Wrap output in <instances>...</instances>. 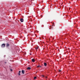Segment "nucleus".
Returning a JSON list of instances; mask_svg holds the SVG:
<instances>
[{
    "label": "nucleus",
    "mask_w": 80,
    "mask_h": 80,
    "mask_svg": "<svg viewBox=\"0 0 80 80\" xmlns=\"http://www.w3.org/2000/svg\"><path fill=\"white\" fill-rule=\"evenodd\" d=\"M1 47H5V44H3Z\"/></svg>",
    "instance_id": "obj_1"
},
{
    "label": "nucleus",
    "mask_w": 80,
    "mask_h": 80,
    "mask_svg": "<svg viewBox=\"0 0 80 80\" xmlns=\"http://www.w3.org/2000/svg\"><path fill=\"white\" fill-rule=\"evenodd\" d=\"M20 21L21 22H23V21H24V20L22 18H21L20 19Z\"/></svg>",
    "instance_id": "obj_2"
},
{
    "label": "nucleus",
    "mask_w": 80,
    "mask_h": 80,
    "mask_svg": "<svg viewBox=\"0 0 80 80\" xmlns=\"http://www.w3.org/2000/svg\"><path fill=\"white\" fill-rule=\"evenodd\" d=\"M27 70H31V68L28 67L27 68Z\"/></svg>",
    "instance_id": "obj_3"
},
{
    "label": "nucleus",
    "mask_w": 80,
    "mask_h": 80,
    "mask_svg": "<svg viewBox=\"0 0 80 80\" xmlns=\"http://www.w3.org/2000/svg\"><path fill=\"white\" fill-rule=\"evenodd\" d=\"M22 74H24V73H25V71H24V70H22Z\"/></svg>",
    "instance_id": "obj_4"
},
{
    "label": "nucleus",
    "mask_w": 80,
    "mask_h": 80,
    "mask_svg": "<svg viewBox=\"0 0 80 80\" xmlns=\"http://www.w3.org/2000/svg\"><path fill=\"white\" fill-rule=\"evenodd\" d=\"M32 62H35V59H32Z\"/></svg>",
    "instance_id": "obj_5"
},
{
    "label": "nucleus",
    "mask_w": 80,
    "mask_h": 80,
    "mask_svg": "<svg viewBox=\"0 0 80 80\" xmlns=\"http://www.w3.org/2000/svg\"><path fill=\"white\" fill-rule=\"evenodd\" d=\"M47 63L44 62V66H45V67H46V66H47Z\"/></svg>",
    "instance_id": "obj_6"
},
{
    "label": "nucleus",
    "mask_w": 80,
    "mask_h": 80,
    "mask_svg": "<svg viewBox=\"0 0 80 80\" xmlns=\"http://www.w3.org/2000/svg\"><path fill=\"white\" fill-rule=\"evenodd\" d=\"M9 44H8V43H7V44H6V46L7 47H8V46H9Z\"/></svg>",
    "instance_id": "obj_7"
},
{
    "label": "nucleus",
    "mask_w": 80,
    "mask_h": 80,
    "mask_svg": "<svg viewBox=\"0 0 80 80\" xmlns=\"http://www.w3.org/2000/svg\"><path fill=\"white\" fill-rule=\"evenodd\" d=\"M37 67L38 68V67H42V66H41L40 65H38V66H37Z\"/></svg>",
    "instance_id": "obj_8"
},
{
    "label": "nucleus",
    "mask_w": 80,
    "mask_h": 80,
    "mask_svg": "<svg viewBox=\"0 0 80 80\" xmlns=\"http://www.w3.org/2000/svg\"><path fill=\"white\" fill-rule=\"evenodd\" d=\"M36 48V50L37 51V49H38V47H37V48Z\"/></svg>",
    "instance_id": "obj_9"
},
{
    "label": "nucleus",
    "mask_w": 80,
    "mask_h": 80,
    "mask_svg": "<svg viewBox=\"0 0 80 80\" xmlns=\"http://www.w3.org/2000/svg\"><path fill=\"white\" fill-rule=\"evenodd\" d=\"M36 78H37L36 77H34V80H35V79H36Z\"/></svg>",
    "instance_id": "obj_10"
},
{
    "label": "nucleus",
    "mask_w": 80,
    "mask_h": 80,
    "mask_svg": "<svg viewBox=\"0 0 80 80\" xmlns=\"http://www.w3.org/2000/svg\"><path fill=\"white\" fill-rule=\"evenodd\" d=\"M10 70L11 72H12V71H13V70L12 69H10Z\"/></svg>",
    "instance_id": "obj_11"
},
{
    "label": "nucleus",
    "mask_w": 80,
    "mask_h": 80,
    "mask_svg": "<svg viewBox=\"0 0 80 80\" xmlns=\"http://www.w3.org/2000/svg\"><path fill=\"white\" fill-rule=\"evenodd\" d=\"M61 72V70H59V72Z\"/></svg>",
    "instance_id": "obj_12"
},
{
    "label": "nucleus",
    "mask_w": 80,
    "mask_h": 80,
    "mask_svg": "<svg viewBox=\"0 0 80 80\" xmlns=\"http://www.w3.org/2000/svg\"><path fill=\"white\" fill-rule=\"evenodd\" d=\"M18 75H20V73L19 72Z\"/></svg>",
    "instance_id": "obj_13"
},
{
    "label": "nucleus",
    "mask_w": 80,
    "mask_h": 80,
    "mask_svg": "<svg viewBox=\"0 0 80 80\" xmlns=\"http://www.w3.org/2000/svg\"><path fill=\"white\" fill-rule=\"evenodd\" d=\"M30 21L31 22H32V19H31Z\"/></svg>",
    "instance_id": "obj_14"
},
{
    "label": "nucleus",
    "mask_w": 80,
    "mask_h": 80,
    "mask_svg": "<svg viewBox=\"0 0 80 80\" xmlns=\"http://www.w3.org/2000/svg\"><path fill=\"white\" fill-rule=\"evenodd\" d=\"M20 72H21V71H19V73H20Z\"/></svg>",
    "instance_id": "obj_15"
},
{
    "label": "nucleus",
    "mask_w": 80,
    "mask_h": 80,
    "mask_svg": "<svg viewBox=\"0 0 80 80\" xmlns=\"http://www.w3.org/2000/svg\"><path fill=\"white\" fill-rule=\"evenodd\" d=\"M42 77H44V76H43V75H42Z\"/></svg>",
    "instance_id": "obj_16"
},
{
    "label": "nucleus",
    "mask_w": 80,
    "mask_h": 80,
    "mask_svg": "<svg viewBox=\"0 0 80 80\" xmlns=\"http://www.w3.org/2000/svg\"><path fill=\"white\" fill-rule=\"evenodd\" d=\"M45 78H47V77L46 76V77H45Z\"/></svg>",
    "instance_id": "obj_17"
},
{
    "label": "nucleus",
    "mask_w": 80,
    "mask_h": 80,
    "mask_svg": "<svg viewBox=\"0 0 80 80\" xmlns=\"http://www.w3.org/2000/svg\"><path fill=\"white\" fill-rule=\"evenodd\" d=\"M52 26H50V28H52Z\"/></svg>",
    "instance_id": "obj_18"
},
{
    "label": "nucleus",
    "mask_w": 80,
    "mask_h": 80,
    "mask_svg": "<svg viewBox=\"0 0 80 80\" xmlns=\"http://www.w3.org/2000/svg\"><path fill=\"white\" fill-rule=\"evenodd\" d=\"M32 54L31 53H30V55H31Z\"/></svg>",
    "instance_id": "obj_19"
}]
</instances>
